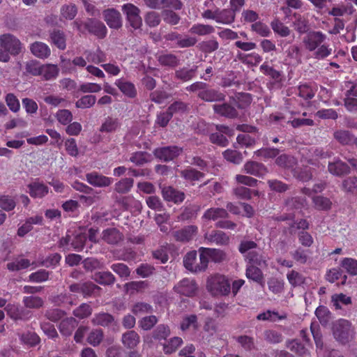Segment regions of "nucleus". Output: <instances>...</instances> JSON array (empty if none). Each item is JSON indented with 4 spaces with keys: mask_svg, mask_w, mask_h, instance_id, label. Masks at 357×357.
<instances>
[{
    "mask_svg": "<svg viewBox=\"0 0 357 357\" xmlns=\"http://www.w3.org/2000/svg\"><path fill=\"white\" fill-rule=\"evenodd\" d=\"M235 20V13L231 9H217V23L229 24Z\"/></svg>",
    "mask_w": 357,
    "mask_h": 357,
    "instance_id": "473e14b6",
    "label": "nucleus"
},
{
    "mask_svg": "<svg viewBox=\"0 0 357 357\" xmlns=\"http://www.w3.org/2000/svg\"><path fill=\"white\" fill-rule=\"evenodd\" d=\"M86 178L89 184L98 188L107 187L112 183V178L107 177L95 172L87 174Z\"/></svg>",
    "mask_w": 357,
    "mask_h": 357,
    "instance_id": "2eb2a0df",
    "label": "nucleus"
},
{
    "mask_svg": "<svg viewBox=\"0 0 357 357\" xmlns=\"http://www.w3.org/2000/svg\"><path fill=\"white\" fill-rule=\"evenodd\" d=\"M315 314L322 325H326L331 320V312L327 307L319 306L315 311Z\"/></svg>",
    "mask_w": 357,
    "mask_h": 357,
    "instance_id": "13d9d810",
    "label": "nucleus"
},
{
    "mask_svg": "<svg viewBox=\"0 0 357 357\" xmlns=\"http://www.w3.org/2000/svg\"><path fill=\"white\" fill-rule=\"evenodd\" d=\"M29 193L33 198H42L47 195L48 187L42 182L35 181L28 185Z\"/></svg>",
    "mask_w": 357,
    "mask_h": 357,
    "instance_id": "4be33fe9",
    "label": "nucleus"
},
{
    "mask_svg": "<svg viewBox=\"0 0 357 357\" xmlns=\"http://www.w3.org/2000/svg\"><path fill=\"white\" fill-rule=\"evenodd\" d=\"M5 101L9 109L13 112H17L20 109V101L13 93H8L5 98Z\"/></svg>",
    "mask_w": 357,
    "mask_h": 357,
    "instance_id": "0e129e2a",
    "label": "nucleus"
},
{
    "mask_svg": "<svg viewBox=\"0 0 357 357\" xmlns=\"http://www.w3.org/2000/svg\"><path fill=\"white\" fill-rule=\"evenodd\" d=\"M213 109L216 114L227 118H235L238 116L236 110L227 103L214 105Z\"/></svg>",
    "mask_w": 357,
    "mask_h": 357,
    "instance_id": "a878e982",
    "label": "nucleus"
},
{
    "mask_svg": "<svg viewBox=\"0 0 357 357\" xmlns=\"http://www.w3.org/2000/svg\"><path fill=\"white\" fill-rule=\"evenodd\" d=\"M197 233V227L194 225L187 226L174 233V237L178 241L187 242L190 241Z\"/></svg>",
    "mask_w": 357,
    "mask_h": 357,
    "instance_id": "6ab92c4d",
    "label": "nucleus"
},
{
    "mask_svg": "<svg viewBox=\"0 0 357 357\" xmlns=\"http://www.w3.org/2000/svg\"><path fill=\"white\" fill-rule=\"evenodd\" d=\"M77 13V8L73 3L63 5L61 8V15L66 20H72Z\"/></svg>",
    "mask_w": 357,
    "mask_h": 357,
    "instance_id": "de8ad7c7",
    "label": "nucleus"
},
{
    "mask_svg": "<svg viewBox=\"0 0 357 357\" xmlns=\"http://www.w3.org/2000/svg\"><path fill=\"white\" fill-rule=\"evenodd\" d=\"M357 96L353 94L351 89L347 91L344 100V105L347 110L354 112L357 110Z\"/></svg>",
    "mask_w": 357,
    "mask_h": 357,
    "instance_id": "49530a36",
    "label": "nucleus"
},
{
    "mask_svg": "<svg viewBox=\"0 0 357 357\" xmlns=\"http://www.w3.org/2000/svg\"><path fill=\"white\" fill-rule=\"evenodd\" d=\"M342 267L350 275H357V260L352 258H344L341 261Z\"/></svg>",
    "mask_w": 357,
    "mask_h": 357,
    "instance_id": "8fccbe9b",
    "label": "nucleus"
},
{
    "mask_svg": "<svg viewBox=\"0 0 357 357\" xmlns=\"http://www.w3.org/2000/svg\"><path fill=\"white\" fill-rule=\"evenodd\" d=\"M334 137L340 143L342 144H348L351 143L354 137L350 134L348 130H338L334 133Z\"/></svg>",
    "mask_w": 357,
    "mask_h": 357,
    "instance_id": "e2e57ef3",
    "label": "nucleus"
},
{
    "mask_svg": "<svg viewBox=\"0 0 357 357\" xmlns=\"http://www.w3.org/2000/svg\"><path fill=\"white\" fill-rule=\"evenodd\" d=\"M310 153L312 158L309 159L308 162L311 165H316L319 159L330 158L332 155V152L324 151L319 149H312Z\"/></svg>",
    "mask_w": 357,
    "mask_h": 357,
    "instance_id": "3c124183",
    "label": "nucleus"
},
{
    "mask_svg": "<svg viewBox=\"0 0 357 357\" xmlns=\"http://www.w3.org/2000/svg\"><path fill=\"white\" fill-rule=\"evenodd\" d=\"M96 102V98L93 95H86L75 102L77 108L86 109L92 107Z\"/></svg>",
    "mask_w": 357,
    "mask_h": 357,
    "instance_id": "5fc2aeb1",
    "label": "nucleus"
},
{
    "mask_svg": "<svg viewBox=\"0 0 357 357\" xmlns=\"http://www.w3.org/2000/svg\"><path fill=\"white\" fill-rule=\"evenodd\" d=\"M115 85L126 96L133 98L136 95V89L133 84L123 79L116 80Z\"/></svg>",
    "mask_w": 357,
    "mask_h": 357,
    "instance_id": "c85d7f7f",
    "label": "nucleus"
},
{
    "mask_svg": "<svg viewBox=\"0 0 357 357\" xmlns=\"http://www.w3.org/2000/svg\"><path fill=\"white\" fill-rule=\"evenodd\" d=\"M52 43L59 50H63L66 47V36L63 32L56 30L50 33Z\"/></svg>",
    "mask_w": 357,
    "mask_h": 357,
    "instance_id": "e433bc0d",
    "label": "nucleus"
},
{
    "mask_svg": "<svg viewBox=\"0 0 357 357\" xmlns=\"http://www.w3.org/2000/svg\"><path fill=\"white\" fill-rule=\"evenodd\" d=\"M246 277L258 283H261L264 279L261 271L254 265H250L247 267Z\"/></svg>",
    "mask_w": 357,
    "mask_h": 357,
    "instance_id": "37998d69",
    "label": "nucleus"
},
{
    "mask_svg": "<svg viewBox=\"0 0 357 357\" xmlns=\"http://www.w3.org/2000/svg\"><path fill=\"white\" fill-rule=\"evenodd\" d=\"M257 247V245L254 241H245L240 244L239 251L243 254L246 253L245 257L251 264L250 265L266 266V258L262 255L261 251L253 250Z\"/></svg>",
    "mask_w": 357,
    "mask_h": 357,
    "instance_id": "f03ea898",
    "label": "nucleus"
},
{
    "mask_svg": "<svg viewBox=\"0 0 357 357\" xmlns=\"http://www.w3.org/2000/svg\"><path fill=\"white\" fill-rule=\"evenodd\" d=\"M182 152V149L176 146H165L158 148L154 150V155L164 161H169L178 156Z\"/></svg>",
    "mask_w": 357,
    "mask_h": 357,
    "instance_id": "1a4fd4ad",
    "label": "nucleus"
},
{
    "mask_svg": "<svg viewBox=\"0 0 357 357\" xmlns=\"http://www.w3.org/2000/svg\"><path fill=\"white\" fill-rule=\"evenodd\" d=\"M251 102L252 98L249 93H238L232 98V102L240 109L246 108L250 105Z\"/></svg>",
    "mask_w": 357,
    "mask_h": 357,
    "instance_id": "a19ab883",
    "label": "nucleus"
},
{
    "mask_svg": "<svg viewBox=\"0 0 357 357\" xmlns=\"http://www.w3.org/2000/svg\"><path fill=\"white\" fill-rule=\"evenodd\" d=\"M326 36L321 31H310L303 38V43L305 48L310 51H314L326 40Z\"/></svg>",
    "mask_w": 357,
    "mask_h": 357,
    "instance_id": "0eeeda50",
    "label": "nucleus"
},
{
    "mask_svg": "<svg viewBox=\"0 0 357 357\" xmlns=\"http://www.w3.org/2000/svg\"><path fill=\"white\" fill-rule=\"evenodd\" d=\"M30 51L33 56L42 59L48 58L51 54L50 47L40 41H36L31 44Z\"/></svg>",
    "mask_w": 357,
    "mask_h": 357,
    "instance_id": "dca6fc26",
    "label": "nucleus"
},
{
    "mask_svg": "<svg viewBox=\"0 0 357 357\" xmlns=\"http://www.w3.org/2000/svg\"><path fill=\"white\" fill-rule=\"evenodd\" d=\"M198 252H202L203 254L206 261V269L208 268L209 259L215 263H219L224 261L227 257L225 252L219 249L201 247L199 248Z\"/></svg>",
    "mask_w": 357,
    "mask_h": 357,
    "instance_id": "9b49d317",
    "label": "nucleus"
},
{
    "mask_svg": "<svg viewBox=\"0 0 357 357\" xmlns=\"http://www.w3.org/2000/svg\"><path fill=\"white\" fill-rule=\"evenodd\" d=\"M23 303L27 308L38 309L43 305V300L36 296H25L23 298Z\"/></svg>",
    "mask_w": 357,
    "mask_h": 357,
    "instance_id": "a18cd8bd",
    "label": "nucleus"
},
{
    "mask_svg": "<svg viewBox=\"0 0 357 357\" xmlns=\"http://www.w3.org/2000/svg\"><path fill=\"white\" fill-rule=\"evenodd\" d=\"M111 268L121 278H128L130 276V271L127 265L124 264H114L112 265Z\"/></svg>",
    "mask_w": 357,
    "mask_h": 357,
    "instance_id": "774afa93",
    "label": "nucleus"
},
{
    "mask_svg": "<svg viewBox=\"0 0 357 357\" xmlns=\"http://www.w3.org/2000/svg\"><path fill=\"white\" fill-rule=\"evenodd\" d=\"M293 26L301 34L307 32L310 29L307 19L301 15H295Z\"/></svg>",
    "mask_w": 357,
    "mask_h": 357,
    "instance_id": "ea45409f",
    "label": "nucleus"
},
{
    "mask_svg": "<svg viewBox=\"0 0 357 357\" xmlns=\"http://www.w3.org/2000/svg\"><path fill=\"white\" fill-rule=\"evenodd\" d=\"M275 162L280 167L291 168L296 165V160L293 156L283 154L277 158Z\"/></svg>",
    "mask_w": 357,
    "mask_h": 357,
    "instance_id": "6e6d98bb",
    "label": "nucleus"
},
{
    "mask_svg": "<svg viewBox=\"0 0 357 357\" xmlns=\"http://www.w3.org/2000/svg\"><path fill=\"white\" fill-rule=\"evenodd\" d=\"M86 29L99 38H104L107 33L105 25L100 21L90 18L84 23Z\"/></svg>",
    "mask_w": 357,
    "mask_h": 357,
    "instance_id": "f8f14e48",
    "label": "nucleus"
},
{
    "mask_svg": "<svg viewBox=\"0 0 357 357\" xmlns=\"http://www.w3.org/2000/svg\"><path fill=\"white\" fill-rule=\"evenodd\" d=\"M147 284L144 281H132L125 284L124 288L129 294H134L146 287Z\"/></svg>",
    "mask_w": 357,
    "mask_h": 357,
    "instance_id": "bf43d9fd",
    "label": "nucleus"
},
{
    "mask_svg": "<svg viewBox=\"0 0 357 357\" xmlns=\"http://www.w3.org/2000/svg\"><path fill=\"white\" fill-rule=\"evenodd\" d=\"M163 198L168 202L175 204L182 202L185 198L183 192L178 191L171 186L164 187L162 190Z\"/></svg>",
    "mask_w": 357,
    "mask_h": 357,
    "instance_id": "412c9836",
    "label": "nucleus"
},
{
    "mask_svg": "<svg viewBox=\"0 0 357 357\" xmlns=\"http://www.w3.org/2000/svg\"><path fill=\"white\" fill-rule=\"evenodd\" d=\"M41 74L40 76L45 80H50L55 79L59 72V69L56 65L54 64H44L41 65L40 68Z\"/></svg>",
    "mask_w": 357,
    "mask_h": 357,
    "instance_id": "cd10ccee",
    "label": "nucleus"
},
{
    "mask_svg": "<svg viewBox=\"0 0 357 357\" xmlns=\"http://www.w3.org/2000/svg\"><path fill=\"white\" fill-rule=\"evenodd\" d=\"M140 342V337L135 331H128L122 334L121 343L128 349H133Z\"/></svg>",
    "mask_w": 357,
    "mask_h": 357,
    "instance_id": "a211bd4d",
    "label": "nucleus"
},
{
    "mask_svg": "<svg viewBox=\"0 0 357 357\" xmlns=\"http://www.w3.org/2000/svg\"><path fill=\"white\" fill-rule=\"evenodd\" d=\"M96 282L100 284L110 285L115 282V277L109 271L97 272L93 275Z\"/></svg>",
    "mask_w": 357,
    "mask_h": 357,
    "instance_id": "f704fd0d",
    "label": "nucleus"
},
{
    "mask_svg": "<svg viewBox=\"0 0 357 357\" xmlns=\"http://www.w3.org/2000/svg\"><path fill=\"white\" fill-rule=\"evenodd\" d=\"M174 289L181 295L191 297L197 294L198 286L195 280L184 278L175 285Z\"/></svg>",
    "mask_w": 357,
    "mask_h": 357,
    "instance_id": "6e6552de",
    "label": "nucleus"
},
{
    "mask_svg": "<svg viewBox=\"0 0 357 357\" xmlns=\"http://www.w3.org/2000/svg\"><path fill=\"white\" fill-rule=\"evenodd\" d=\"M123 239V235L114 227L104 229L100 234V240L109 245H117Z\"/></svg>",
    "mask_w": 357,
    "mask_h": 357,
    "instance_id": "ddd939ff",
    "label": "nucleus"
},
{
    "mask_svg": "<svg viewBox=\"0 0 357 357\" xmlns=\"http://www.w3.org/2000/svg\"><path fill=\"white\" fill-rule=\"evenodd\" d=\"M198 97L207 102L221 101L225 99L223 93L213 89H208L207 86L198 93Z\"/></svg>",
    "mask_w": 357,
    "mask_h": 357,
    "instance_id": "5701e85b",
    "label": "nucleus"
},
{
    "mask_svg": "<svg viewBox=\"0 0 357 357\" xmlns=\"http://www.w3.org/2000/svg\"><path fill=\"white\" fill-rule=\"evenodd\" d=\"M77 326V321L73 317L63 319L59 324V331L64 336H69Z\"/></svg>",
    "mask_w": 357,
    "mask_h": 357,
    "instance_id": "bb28decb",
    "label": "nucleus"
},
{
    "mask_svg": "<svg viewBox=\"0 0 357 357\" xmlns=\"http://www.w3.org/2000/svg\"><path fill=\"white\" fill-rule=\"evenodd\" d=\"M144 21L149 27H155L160 23V15L154 11H149L144 15Z\"/></svg>",
    "mask_w": 357,
    "mask_h": 357,
    "instance_id": "052dcab7",
    "label": "nucleus"
},
{
    "mask_svg": "<svg viewBox=\"0 0 357 357\" xmlns=\"http://www.w3.org/2000/svg\"><path fill=\"white\" fill-rule=\"evenodd\" d=\"M130 161L136 165H142L150 161V155L144 151H138L132 154Z\"/></svg>",
    "mask_w": 357,
    "mask_h": 357,
    "instance_id": "864d4df0",
    "label": "nucleus"
},
{
    "mask_svg": "<svg viewBox=\"0 0 357 357\" xmlns=\"http://www.w3.org/2000/svg\"><path fill=\"white\" fill-rule=\"evenodd\" d=\"M314 58L316 59H324L331 54L332 49L326 45H320L314 51H313Z\"/></svg>",
    "mask_w": 357,
    "mask_h": 357,
    "instance_id": "338daca9",
    "label": "nucleus"
},
{
    "mask_svg": "<svg viewBox=\"0 0 357 357\" xmlns=\"http://www.w3.org/2000/svg\"><path fill=\"white\" fill-rule=\"evenodd\" d=\"M285 52L287 55L286 61L293 64L301 63V50L298 45H293L289 46Z\"/></svg>",
    "mask_w": 357,
    "mask_h": 357,
    "instance_id": "72a5a7b5",
    "label": "nucleus"
},
{
    "mask_svg": "<svg viewBox=\"0 0 357 357\" xmlns=\"http://www.w3.org/2000/svg\"><path fill=\"white\" fill-rule=\"evenodd\" d=\"M244 171L247 174L259 176L266 173V168L261 163L250 161L244 165Z\"/></svg>",
    "mask_w": 357,
    "mask_h": 357,
    "instance_id": "c756f323",
    "label": "nucleus"
},
{
    "mask_svg": "<svg viewBox=\"0 0 357 357\" xmlns=\"http://www.w3.org/2000/svg\"><path fill=\"white\" fill-rule=\"evenodd\" d=\"M181 176L190 181H199L204 178V174L192 167H188L180 171Z\"/></svg>",
    "mask_w": 357,
    "mask_h": 357,
    "instance_id": "58836bf2",
    "label": "nucleus"
},
{
    "mask_svg": "<svg viewBox=\"0 0 357 357\" xmlns=\"http://www.w3.org/2000/svg\"><path fill=\"white\" fill-rule=\"evenodd\" d=\"M6 311L8 316L10 317L13 319H23L25 318V314H24V311L20 310L18 305L15 304H8L5 307Z\"/></svg>",
    "mask_w": 357,
    "mask_h": 357,
    "instance_id": "09e8293b",
    "label": "nucleus"
},
{
    "mask_svg": "<svg viewBox=\"0 0 357 357\" xmlns=\"http://www.w3.org/2000/svg\"><path fill=\"white\" fill-rule=\"evenodd\" d=\"M228 213L227 211L221 208H211L206 211L203 215V218L206 220H215L218 218H227Z\"/></svg>",
    "mask_w": 357,
    "mask_h": 357,
    "instance_id": "c9c22d12",
    "label": "nucleus"
},
{
    "mask_svg": "<svg viewBox=\"0 0 357 357\" xmlns=\"http://www.w3.org/2000/svg\"><path fill=\"white\" fill-rule=\"evenodd\" d=\"M333 333L337 341L344 343L352 338L354 330L349 321L340 319L334 323Z\"/></svg>",
    "mask_w": 357,
    "mask_h": 357,
    "instance_id": "7ed1b4c3",
    "label": "nucleus"
},
{
    "mask_svg": "<svg viewBox=\"0 0 357 357\" xmlns=\"http://www.w3.org/2000/svg\"><path fill=\"white\" fill-rule=\"evenodd\" d=\"M215 31V28L209 24H195L190 29L189 32L200 36L210 35Z\"/></svg>",
    "mask_w": 357,
    "mask_h": 357,
    "instance_id": "7c9ffc66",
    "label": "nucleus"
},
{
    "mask_svg": "<svg viewBox=\"0 0 357 357\" xmlns=\"http://www.w3.org/2000/svg\"><path fill=\"white\" fill-rule=\"evenodd\" d=\"M91 321L94 326L107 327L114 322V317L109 313L101 312L96 313Z\"/></svg>",
    "mask_w": 357,
    "mask_h": 357,
    "instance_id": "b1692460",
    "label": "nucleus"
},
{
    "mask_svg": "<svg viewBox=\"0 0 357 357\" xmlns=\"http://www.w3.org/2000/svg\"><path fill=\"white\" fill-rule=\"evenodd\" d=\"M92 307L88 303H82L76 307L73 312V315L80 319L88 318L92 314Z\"/></svg>",
    "mask_w": 357,
    "mask_h": 357,
    "instance_id": "79ce46f5",
    "label": "nucleus"
},
{
    "mask_svg": "<svg viewBox=\"0 0 357 357\" xmlns=\"http://www.w3.org/2000/svg\"><path fill=\"white\" fill-rule=\"evenodd\" d=\"M159 63L162 66L174 67L178 64L177 57L172 54H160L158 57Z\"/></svg>",
    "mask_w": 357,
    "mask_h": 357,
    "instance_id": "4d7b16f0",
    "label": "nucleus"
},
{
    "mask_svg": "<svg viewBox=\"0 0 357 357\" xmlns=\"http://www.w3.org/2000/svg\"><path fill=\"white\" fill-rule=\"evenodd\" d=\"M328 170L331 174L337 176H342L350 172L349 167L340 159H335L329 162Z\"/></svg>",
    "mask_w": 357,
    "mask_h": 357,
    "instance_id": "f3484780",
    "label": "nucleus"
},
{
    "mask_svg": "<svg viewBox=\"0 0 357 357\" xmlns=\"http://www.w3.org/2000/svg\"><path fill=\"white\" fill-rule=\"evenodd\" d=\"M30 264L29 260L26 259H18L14 261L8 263L7 268L11 271H15L28 268Z\"/></svg>",
    "mask_w": 357,
    "mask_h": 357,
    "instance_id": "680f3d73",
    "label": "nucleus"
},
{
    "mask_svg": "<svg viewBox=\"0 0 357 357\" xmlns=\"http://www.w3.org/2000/svg\"><path fill=\"white\" fill-rule=\"evenodd\" d=\"M104 20L109 28L114 29H119L122 27L121 15L117 10L114 8H108L102 13Z\"/></svg>",
    "mask_w": 357,
    "mask_h": 357,
    "instance_id": "9d476101",
    "label": "nucleus"
},
{
    "mask_svg": "<svg viewBox=\"0 0 357 357\" xmlns=\"http://www.w3.org/2000/svg\"><path fill=\"white\" fill-rule=\"evenodd\" d=\"M199 261L197 262V252L191 251L188 252L183 259V264L185 268L192 273H200L205 271L206 261L202 252H199Z\"/></svg>",
    "mask_w": 357,
    "mask_h": 357,
    "instance_id": "20e7f679",
    "label": "nucleus"
},
{
    "mask_svg": "<svg viewBox=\"0 0 357 357\" xmlns=\"http://www.w3.org/2000/svg\"><path fill=\"white\" fill-rule=\"evenodd\" d=\"M206 289L213 296H227L231 291V286L225 275L215 273L208 277Z\"/></svg>",
    "mask_w": 357,
    "mask_h": 357,
    "instance_id": "f257e3e1",
    "label": "nucleus"
},
{
    "mask_svg": "<svg viewBox=\"0 0 357 357\" xmlns=\"http://www.w3.org/2000/svg\"><path fill=\"white\" fill-rule=\"evenodd\" d=\"M121 128V123L119 119L112 116L107 117L102 122L100 132L112 133L117 132Z\"/></svg>",
    "mask_w": 357,
    "mask_h": 357,
    "instance_id": "393cba45",
    "label": "nucleus"
},
{
    "mask_svg": "<svg viewBox=\"0 0 357 357\" xmlns=\"http://www.w3.org/2000/svg\"><path fill=\"white\" fill-rule=\"evenodd\" d=\"M134 181L131 178H124L115 183L114 190L120 194L128 192L133 186Z\"/></svg>",
    "mask_w": 357,
    "mask_h": 357,
    "instance_id": "4c0bfd02",
    "label": "nucleus"
},
{
    "mask_svg": "<svg viewBox=\"0 0 357 357\" xmlns=\"http://www.w3.org/2000/svg\"><path fill=\"white\" fill-rule=\"evenodd\" d=\"M252 30L261 37H268L271 32L268 26L262 22H255L252 24Z\"/></svg>",
    "mask_w": 357,
    "mask_h": 357,
    "instance_id": "69168bd1",
    "label": "nucleus"
},
{
    "mask_svg": "<svg viewBox=\"0 0 357 357\" xmlns=\"http://www.w3.org/2000/svg\"><path fill=\"white\" fill-rule=\"evenodd\" d=\"M237 129L244 132V133L238 135L236 138L237 142L240 145L245 147H251L255 144V139L252 137L249 134L246 133L255 130L256 128L255 127L241 125L238 126Z\"/></svg>",
    "mask_w": 357,
    "mask_h": 357,
    "instance_id": "4468645a",
    "label": "nucleus"
},
{
    "mask_svg": "<svg viewBox=\"0 0 357 357\" xmlns=\"http://www.w3.org/2000/svg\"><path fill=\"white\" fill-rule=\"evenodd\" d=\"M55 118L59 123L63 126L69 124L73 119L72 112L66 109H59L55 114Z\"/></svg>",
    "mask_w": 357,
    "mask_h": 357,
    "instance_id": "c03bdc74",
    "label": "nucleus"
},
{
    "mask_svg": "<svg viewBox=\"0 0 357 357\" xmlns=\"http://www.w3.org/2000/svg\"><path fill=\"white\" fill-rule=\"evenodd\" d=\"M122 11L125 14L130 26L134 30L141 29L142 19L140 16V9L132 3H128L122 6Z\"/></svg>",
    "mask_w": 357,
    "mask_h": 357,
    "instance_id": "39448f33",
    "label": "nucleus"
},
{
    "mask_svg": "<svg viewBox=\"0 0 357 357\" xmlns=\"http://www.w3.org/2000/svg\"><path fill=\"white\" fill-rule=\"evenodd\" d=\"M271 27L273 32L280 37H287L291 33L290 29L278 19H275L271 22Z\"/></svg>",
    "mask_w": 357,
    "mask_h": 357,
    "instance_id": "2f4dec72",
    "label": "nucleus"
},
{
    "mask_svg": "<svg viewBox=\"0 0 357 357\" xmlns=\"http://www.w3.org/2000/svg\"><path fill=\"white\" fill-rule=\"evenodd\" d=\"M205 239L211 243L216 245H227L229 243V238L225 233L219 230H213L211 232L206 233Z\"/></svg>",
    "mask_w": 357,
    "mask_h": 357,
    "instance_id": "aec40b11",
    "label": "nucleus"
},
{
    "mask_svg": "<svg viewBox=\"0 0 357 357\" xmlns=\"http://www.w3.org/2000/svg\"><path fill=\"white\" fill-rule=\"evenodd\" d=\"M103 332L101 329L92 330L87 337V342L93 347L100 344L103 339Z\"/></svg>",
    "mask_w": 357,
    "mask_h": 357,
    "instance_id": "603ef678",
    "label": "nucleus"
},
{
    "mask_svg": "<svg viewBox=\"0 0 357 357\" xmlns=\"http://www.w3.org/2000/svg\"><path fill=\"white\" fill-rule=\"evenodd\" d=\"M0 47L6 50L10 54L17 55L22 51V44L14 35L4 33L0 36Z\"/></svg>",
    "mask_w": 357,
    "mask_h": 357,
    "instance_id": "423d86ee",
    "label": "nucleus"
}]
</instances>
